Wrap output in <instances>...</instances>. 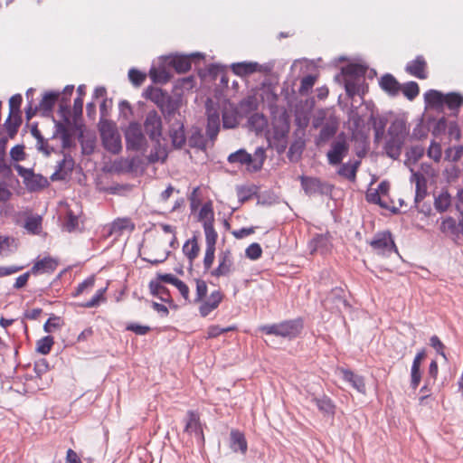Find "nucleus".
<instances>
[{
  "label": "nucleus",
  "instance_id": "nucleus-1",
  "mask_svg": "<svg viewBox=\"0 0 463 463\" xmlns=\"http://www.w3.org/2000/svg\"><path fill=\"white\" fill-rule=\"evenodd\" d=\"M99 128L104 148L113 155L119 154L122 143L116 124L110 120H100Z\"/></svg>",
  "mask_w": 463,
  "mask_h": 463
},
{
  "label": "nucleus",
  "instance_id": "nucleus-2",
  "mask_svg": "<svg viewBox=\"0 0 463 463\" xmlns=\"http://www.w3.org/2000/svg\"><path fill=\"white\" fill-rule=\"evenodd\" d=\"M350 145L344 133L339 134L330 144L326 152V160L330 166L339 165L348 155Z\"/></svg>",
  "mask_w": 463,
  "mask_h": 463
},
{
  "label": "nucleus",
  "instance_id": "nucleus-3",
  "mask_svg": "<svg viewBox=\"0 0 463 463\" xmlns=\"http://www.w3.org/2000/svg\"><path fill=\"white\" fill-rule=\"evenodd\" d=\"M125 139L128 150L141 151L145 150L147 146L141 125L135 121L130 122L126 128Z\"/></svg>",
  "mask_w": 463,
  "mask_h": 463
},
{
  "label": "nucleus",
  "instance_id": "nucleus-4",
  "mask_svg": "<svg viewBox=\"0 0 463 463\" xmlns=\"http://www.w3.org/2000/svg\"><path fill=\"white\" fill-rule=\"evenodd\" d=\"M301 325L298 321H284L279 324L265 325L260 330L267 335H275L282 337H295L300 331Z\"/></svg>",
  "mask_w": 463,
  "mask_h": 463
},
{
  "label": "nucleus",
  "instance_id": "nucleus-5",
  "mask_svg": "<svg viewBox=\"0 0 463 463\" xmlns=\"http://www.w3.org/2000/svg\"><path fill=\"white\" fill-rule=\"evenodd\" d=\"M184 433L190 438H194L200 447L204 445V436L200 421L199 414L194 411H188L184 419Z\"/></svg>",
  "mask_w": 463,
  "mask_h": 463
},
{
  "label": "nucleus",
  "instance_id": "nucleus-6",
  "mask_svg": "<svg viewBox=\"0 0 463 463\" xmlns=\"http://www.w3.org/2000/svg\"><path fill=\"white\" fill-rule=\"evenodd\" d=\"M411 182L415 183V198H414V204L415 207L418 209L419 212L429 213L430 212V205L426 206V208L420 207V203L423 201V199L426 197L428 192H427V179L424 176L423 174L420 172H415L413 169H411Z\"/></svg>",
  "mask_w": 463,
  "mask_h": 463
},
{
  "label": "nucleus",
  "instance_id": "nucleus-7",
  "mask_svg": "<svg viewBox=\"0 0 463 463\" xmlns=\"http://www.w3.org/2000/svg\"><path fill=\"white\" fill-rule=\"evenodd\" d=\"M370 245L379 255L388 256L392 252H397V248L390 232H383L375 234Z\"/></svg>",
  "mask_w": 463,
  "mask_h": 463
},
{
  "label": "nucleus",
  "instance_id": "nucleus-8",
  "mask_svg": "<svg viewBox=\"0 0 463 463\" xmlns=\"http://www.w3.org/2000/svg\"><path fill=\"white\" fill-rule=\"evenodd\" d=\"M144 128L152 141L160 145V138L162 137V118L156 110L149 111L144 121Z\"/></svg>",
  "mask_w": 463,
  "mask_h": 463
},
{
  "label": "nucleus",
  "instance_id": "nucleus-9",
  "mask_svg": "<svg viewBox=\"0 0 463 463\" xmlns=\"http://www.w3.org/2000/svg\"><path fill=\"white\" fill-rule=\"evenodd\" d=\"M289 133V123L283 117L273 123V138L278 142L277 150L283 152L287 147V138Z\"/></svg>",
  "mask_w": 463,
  "mask_h": 463
},
{
  "label": "nucleus",
  "instance_id": "nucleus-10",
  "mask_svg": "<svg viewBox=\"0 0 463 463\" xmlns=\"http://www.w3.org/2000/svg\"><path fill=\"white\" fill-rule=\"evenodd\" d=\"M299 179L302 189L308 196L326 192L327 184L317 177L301 175Z\"/></svg>",
  "mask_w": 463,
  "mask_h": 463
},
{
  "label": "nucleus",
  "instance_id": "nucleus-11",
  "mask_svg": "<svg viewBox=\"0 0 463 463\" xmlns=\"http://www.w3.org/2000/svg\"><path fill=\"white\" fill-rule=\"evenodd\" d=\"M336 170L337 175L348 180L349 182L354 183L356 181V175L361 166L360 159H349L345 163H341L337 165Z\"/></svg>",
  "mask_w": 463,
  "mask_h": 463
},
{
  "label": "nucleus",
  "instance_id": "nucleus-12",
  "mask_svg": "<svg viewBox=\"0 0 463 463\" xmlns=\"http://www.w3.org/2000/svg\"><path fill=\"white\" fill-rule=\"evenodd\" d=\"M233 270V258L229 250L222 251L219 255L218 267L213 269L211 274L213 277L229 276Z\"/></svg>",
  "mask_w": 463,
  "mask_h": 463
},
{
  "label": "nucleus",
  "instance_id": "nucleus-13",
  "mask_svg": "<svg viewBox=\"0 0 463 463\" xmlns=\"http://www.w3.org/2000/svg\"><path fill=\"white\" fill-rule=\"evenodd\" d=\"M169 135L175 147L181 148L185 144L186 137L182 118H175V121L170 122Z\"/></svg>",
  "mask_w": 463,
  "mask_h": 463
},
{
  "label": "nucleus",
  "instance_id": "nucleus-14",
  "mask_svg": "<svg viewBox=\"0 0 463 463\" xmlns=\"http://www.w3.org/2000/svg\"><path fill=\"white\" fill-rule=\"evenodd\" d=\"M425 356H426L425 351L420 350V352L417 353V354L415 355V357L412 361V364H411V368L410 385H411V388L413 390H416L419 387L420 383L421 381L420 365H421V363L424 360Z\"/></svg>",
  "mask_w": 463,
  "mask_h": 463
},
{
  "label": "nucleus",
  "instance_id": "nucleus-15",
  "mask_svg": "<svg viewBox=\"0 0 463 463\" xmlns=\"http://www.w3.org/2000/svg\"><path fill=\"white\" fill-rule=\"evenodd\" d=\"M230 448L234 453L245 455L248 450V442L243 432L232 430L230 432Z\"/></svg>",
  "mask_w": 463,
  "mask_h": 463
},
{
  "label": "nucleus",
  "instance_id": "nucleus-16",
  "mask_svg": "<svg viewBox=\"0 0 463 463\" xmlns=\"http://www.w3.org/2000/svg\"><path fill=\"white\" fill-rule=\"evenodd\" d=\"M311 253L320 252L325 254L330 250L331 243L328 233L316 234L308 243Z\"/></svg>",
  "mask_w": 463,
  "mask_h": 463
},
{
  "label": "nucleus",
  "instance_id": "nucleus-17",
  "mask_svg": "<svg viewBox=\"0 0 463 463\" xmlns=\"http://www.w3.org/2000/svg\"><path fill=\"white\" fill-rule=\"evenodd\" d=\"M232 70L234 74L241 77L252 74L256 71H266L263 65H260L256 61H242L233 63L232 65Z\"/></svg>",
  "mask_w": 463,
  "mask_h": 463
},
{
  "label": "nucleus",
  "instance_id": "nucleus-18",
  "mask_svg": "<svg viewBox=\"0 0 463 463\" xmlns=\"http://www.w3.org/2000/svg\"><path fill=\"white\" fill-rule=\"evenodd\" d=\"M222 299V294L219 290L213 291L209 298L203 301L200 307L199 312L203 317H207L212 311L216 309Z\"/></svg>",
  "mask_w": 463,
  "mask_h": 463
},
{
  "label": "nucleus",
  "instance_id": "nucleus-19",
  "mask_svg": "<svg viewBox=\"0 0 463 463\" xmlns=\"http://www.w3.org/2000/svg\"><path fill=\"white\" fill-rule=\"evenodd\" d=\"M426 66H427V63L423 58V56L421 55H419L415 58V60L410 61L407 65H406V71L418 78V79H426L427 78V74L425 72V69H426Z\"/></svg>",
  "mask_w": 463,
  "mask_h": 463
},
{
  "label": "nucleus",
  "instance_id": "nucleus-20",
  "mask_svg": "<svg viewBox=\"0 0 463 463\" xmlns=\"http://www.w3.org/2000/svg\"><path fill=\"white\" fill-rule=\"evenodd\" d=\"M380 87L388 93L390 96H397L401 91L402 85L398 82V80L389 73L384 74L380 81Z\"/></svg>",
  "mask_w": 463,
  "mask_h": 463
},
{
  "label": "nucleus",
  "instance_id": "nucleus-21",
  "mask_svg": "<svg viewBox=\"0 0 463 463\" xmlns=\"http://www.w3.org/2000/svg\"><path fill=\"white\" fill-rule=\"evenodd\" d=\"M74 166V161L71 155L63 154V158L56 166V171L52 176V180L62 179L65 175L71 172Z\"/></svg>",
  "mask_w": 463,
  "mask_h": 463
},
{
  "label": "nucleus",
  "instance_id": "nucleus-22",
  "mask_svg": "<svg viewBox=\"0 0 463 463\" xmlns=\"http://www.w3.org/2000/svg\"><path fill=\"white\" fill-rule=\"evenodd\" d=\"M247 125L250 131L259 135L268 128V119L263 114L256 112L249 117Z\"/></svg>",
  "mask_w": 463,
  "mask_h": 463
},
{
  "label": "nucleus",
  "instance_id": "nucleus-23",
  "mask_svg": "<svg viewBox=\"0 0 463 463\" xmlns=\"http://www.w3.org/2000/svg\"><path fill=\"white\" fill-rule=\"evenodd\" d=\"M191 57H200L203 58V55L202 53H193L190 56L180 55L175 56L171 59L170 64L175 68V70L179 72H186L191 69Z\"/></svg>",
  "mask_w": 463,
  "mask_h": 463
},
{
  "label": "nucleus",
  "instance_id": "nucleus-24",
  "mask_svg": "<svg viewBox=\"0 0 463 463\" xmlns=\"http://www.w3.org/2000/svg\"><path fill=\"white\" fill-rule=\"evenodd\" d=\"M404 142L405 140L400 139V137L395 138L388 137L384 146L386 155L392 159L399 158Z\"/></svg>",
  "mask_w": 463,
  "mask_h": 463
},
{
  "label": "nucleus",
  "instance_id": "nucleus-25",
  "mask_svg": "<svg viewBox=\"0 0 463 463\" xmlns=\"http://www.w3.org/2000/svg\"><path fill=\"white\" fill-rule=\"evenodd\" d=\"M52 138H61L63 149L69 148L72 145L71 131L61 122H55V130Z\"/></svg>",
  "mask_w": 463,
  "mask_h": 463
},
{
  "label": "nucleus",
  "instance_id": "nucleus-26",
  "mask_svg": "<svg viewBox=\"0 0 463 463\" xmlns=\"http://www.w3.org/2000/svg\"><path fill=\"white\" fill-rule=\"evenodd\" d=\"M57 268V261L50 257H45L34 263L31 269L33 274L52 273Z\"/></svg>",
  "mask_w": 463,
  "mask_h": 463
},
{
  "label": "nucleus",
  "instance_id": "nucleus-27",
  "mask_svg": "<svg viewBox=\"0 0 463 463\" xmlns=\"http://www.w3.org/2000/svg\"><path fill=\"white\" fill-rule=\"evenodd\" d=\"M343 379L348 382L359 392H365V383L362 376L355 374L354 372L347 369L340 370Z\"/></svg>",
  "mask_w": 463,
  "mask_h": 463
},
{
  "label": "nucleus",
  "instance_id": "nucleus-28",
  "mask_svg": "<svg viewBox=\"0 0 463 463\" xmlns=\"http://www.w3.org/2000/svg\"><path fill=\"white\" fill-rule=\"evenodd\" d=\"M220 131V117L217 111H209L207 115L206 134L211 140H214Z\"/></svg>",
  "mask_w": 463,
  "mask_h": 463
},
{
  "label": "nucleus",
  "instance_id": "nucleus-29",
  "mask_svg": "<svg viewBox=\"0 0 463 463\" xmlns=\"http://www.w3.org/2000/svg\"><path fill=\"white\" fill-rule=\"evenodd\" d=\"M59 93L58 92H46L42 100L39 103V110L42 112L43 115L47 116L52 111V109L58 99Z\"/></svg>",
  "mask_w": 463,
  "mask_h": 463
},
{
  "label": "nucleus",
  "instance_id": "nucleus-30",
  "mask_svg": "<svg viewBox=\"0 0 463 463\" xmlns=\"http://www.w3.org/2000/svg\"><path fill=\"white\" fill-rule=\"evenodd\" d=\"M340 292V289H334L331 292V294L325 300V305L326 307H335L339 311L342 309V307H348L346 300L341 297Z\"/></svg>",
  "mask_w": 463,
  "mask_h": 463
},
{
  "label": "nucleus",
  "instance_id": "nucleus-31",
  "mask_svg": "<svg viewBox=\"0 0 463 463\" xmlns=\"http://www.w3.org/2000/svg\"><path fill=\"white\" fill-rule=\"evenodd\" d=\"M312 402H314L317 409L324 413L325 415H334L335 414V405L330 398L327 396H321V397H312L311 399Z\"/></svg>",
  "mask_w": 463,
  "mask_h": 463
},
{
  "label": "nucleus",
  "instance_id": "nucleus-32",
  "mask_svg": "<svg viewBox=\"0 0 463 463\" xmlns=\"http://www.w3.org/2000/svg\"><path fill=\"white\" fill-rule=\"evenodd\" d=\"M134 224L128 218H121L115 220L109 227V235L119 236L124 230H134Z\"/></svg>",
  "mask_w": 463,
  "mask_h": 463
},
{
  "label": "nucleus",
  "instance_id": "nucleus-33",
  "mask_svg": "<svg viewBox=\"0 0 463 463\" xmlns=\"http://www.w3.org/2000/svg\"><path fill=\"white\" fill-rule=\"evenodd\" d=\"M228 162L246 165L248 170L250 171L251 154L248 153L245 149H239L228 156Z\"/></svg>",
  "mask_w": 463,
  "mask_h": 463
},
{
  "label": "nucleus",
  "instance_id": "nucleus-34",
  "mask_svg": "<svg viewBox=\"0 0 463 463\" xmlns=\"http://www.w3.org/2000/svg\"><path fill=\"white\" fill-rule=\"evenodd\" d=\"M424 98L426 103L435 109H440L445 104V95L435 90L427 91Z\"/></svg>",
  "mask_w": 463,
  "mask_h": 463
},
{
  "label": "nucleus",
  "instance_id": "nucleus-35",
  "mask_svg": "<svg viewBox=\"0 0 463 463\" xmlns=\"http://www.w3.org/2000/svg\"><path fill=\"white\" fill-rule=\"evenodd\" d=\"M408 135V129L406 128V124L402 120H394L388 129V137H400V139H406Z\"/></svg>",
  "mask_w": 463,
  "mask_h": 463
},
{
  "label": "nucleus",
  "instance_id": "nucleus-36",
  "mask_svg": "<svg viewBox=\"0 0 463 463\" xmlns=\"http://www.w3.org/2000/svg\"><path fill=\"white\" fill-rule=\"evenodd\" d=\"M149 289L153 296L158 298L163 302L170 301L168 288L163 286L159 281L151 280L149 282Z\"/></svg>",
  "mask_w": 463,
  "mask_h": 463
},
{
  "label": "nucleus",
  "instance_id": "nucleus-37",
  "mask_svg": "<svg viewBox=\"0 0 463 463\" xmlns=\"http://www.w3.org/2000/svg\"><path fill=\"white\" fill-rule=\"evenodd\" d=\"M366 70L367 68L361 64L351 63L342 69V73L344 77H354L360 80H364Z\"/></svg>",
  "mask_w": 463,
  "mask_h": 463
},
{
  "label": "nucleus",
  "instance_id": "nucleus-38",
  "mask_svg": "<svg viewBox=\"0 0 463 463\" xmlns=\"http://www.w3.org/2000/svg\"><path fill=\"white\" fill-rule=\"evenodd\" d=\"M178 103L175 100L168 99L166 104L162 107L165 118L170 122L175 121V118H182L178 111Z\"/></svg>",
  "mask_w": 463,
  "mask_h": 463
},
{
  "label": "nucleus",
  "instance_id": "nucleus-39",
  "mask_svg": "<svg viewBox=\"0 0 463 463\" xmlns=\"http://www.w3.org/2000/svg\"><path fill=\"white\" fill-rule=\"evenodd\" d=\"M266 160V149L263 146H259L255 149L254 154L251 155L250 171H260Z\"/></svg>",
  "mask_w": 463,
  "mask_h": 463
},
{
  "label": "nucleus",
  "instance_id": "nucleus-40",
  "mask_svg": "<svg viewBox=\"0 0 463 463\" xmlns=\"http://www.w3.org/2000/svg\"><path fill=\"white\" fill-rule=\"evenodd\" d=\"M364 81V80H360L354 77H344L345 89L347 96L354 97L356 94H359Z\"/></svg>",
  "mask_w": 463,
  "mask_h": 463
},
{
  "label": "nucleus",
  "instance_id": "nucleus-41",
  "mask_svg": "<svg viewBox=\"0 0 463 463\" xmlns=\"http://www.w3.org/2000/svg\"><path fill=\"white\" fill-rule=\"evenodd\" d=\"M199 251L200 248L194 237L188 240L183 246V252L188 258L191 266L193 261L197 258Z\"/></svg>",
  "mask_w": 463,
  "mask_h": 463
},
{
  "label": "nucleus",
  "instance_id": "nucleus-42",
  "mask_svg": "<svg viewBox=\"0 0 463 463\" xmlns=\"http://www.w3.org/2000/svg\"><path fill=\"white\" fill-rule=\"evenodd\" d=\"M305 148V141L301 138L295 140L289 146L288 157L292 162H297Z\"/></svg>",
  "mask_w": 463,
  "mask_h": 463
},
{
  "label": "nucleus",
  "instance_id": "nucleus-43",
  "mask_svg": "<svg viewBox=\"0 0 463 463\" xmlns=\"http://www.w3.org/2000/svg\"><path fill=\"white\" fill-rule=\"evenodd\" d=\"M198 217L199 221L203 222V226L209 225V223L213 224L214 213L211 203H206L202 206Z\"/></svg>",
  "mask_w": 463,
  "mask_h": 463
},
{
  "label": "nucleus",
  "instance_id": "nucleus-44",
  "mask_svg": "<svg viewBox=\"0 0 463 463\" xmlns=\"http://www.w3.org/2000/svg\"><path fill=\"white\" fill-rule=\"evenodd\" d=\"M42 217L40 215H31L26 218L24 228L33 234H39L42 230Z\"/></svg>",
  "mask_w": 463,
  "mask_h": 463
},
{
  "label": "nucleus",
  "instance_id": "nucleus-45",
  "mask_svg": "<svg viewBox=\"0 0 463 463\" xmlns=\"http://www.w3.org/2000/svg\"><path fill=\"white\" fill-rule=\"evenodd\" d=\"M238 124V116L235 110L225 109L222 112V126L224 128H234Z\"/></svg>",
  "mask_w": 463,
  "mask_h": 463
},
{
  "label": "nucleus",
  "instance_id": "nucleus-46",
  "mask_svg": "<svg viewBox=\"0 0 463 463\" xmlns=\"http://www.w3.org/2000/svg\"><path fill=\"white\" fill-rule=\"evenodd\" d=\"M451 203V197L448 192H441L437 197H435L434 206L439 212H445Z\"/></svg>",
  "mask_w": 463,
  "mask_h": 463
},
{
  "label": "nucleus",
  "instance_id": "nucleus-47",
  "mask_svg": "<svg viewBox=\"0 0 463 463\" xmlns=\"http://www.w3.org/2000/svg\"><path fill=\"white\" fill-rule=\"evenodd\" d=\"M47 184V179L41 175H35L34 173L26 181L25 185L31 191H35L44 187Z\"/></svg>",
  "mask_w": 463,
  "mask_h": 463
},
{
  "label": "nucleus",
  "instance_id": "nucleus-48",
  "mask_svg": "<svg viewBox=\"0 0 463 463\" xmlns=\"http://www.w3.org/2000/svg\"><path fill=\"white\" fill-rule=\"evenodd\" d=\"M445 104L449 109H458L463 104V97L455 92L445 95Z\"/></svg>",
  "mask_w": 463,
  "mask_h": 463
},
{
  "label": "nucleus",
  "instance_id": "nucleus-49",
  "mask_svg": "<svg viewBox=\"0 0 463 463\" xmlns=\"http://www.w3.org/2000/svg\"><path fill=\"white\" fill-rule=\"evenodd\" d=\"M22 96L20 94H15L12 96L9 99V115L10 117H21L20 116V106L22 103Z\"/></svg>",
  "mask_w": 463,
  "mask_h": 463
},
{
  "label": "nucleus",
  "instance_id": "nucleus-50",
  "mask_svg": "<svg viewBox=\"0 0 463 463\" xmlns=\"http://www.w3.org/2000/svg\"><path fill=\"white\" fill-rule=\"evenodd\" d=\"M206 248H215L218 234L214 230L213 224L203 225Z\"/></svg>",
  "mask_w": 463,
  "mask_h": 463
},
{
  "label": "nucleus",
  "instance_id": "nucleus-51",
  "mask_svg": "<svg viewBox=\"0 0 463 463\" xmlns=\"http://www.w3.org/2000/svg\"><path fill=\"white\" fill-rule=\"evenodd\" d=\"M401 90L408 99L412 100L419 95L420 89L417 82L409 81L402 87Z\"/></svg>",
  "mask_w": 463,
  "mask_h": 463
},
{
  "label": "nucleus",
  "instance_id": "nucleus-52",
  "mask_svg": "<svg viewBox=\"0 0 463 463\" xmlns=\"http://www.w3.org/2000/svg\"><path fill=\"white\" fill-rule=\"evenodd\" d=\"M20 124H21V117L14 118V117L8 116V118H6V120L5 122V127L8 132L9 137H11V138L14 137V136L17 133Z\"/></svg>",
  "mask_w": 463,
  "mask_h": 463
},
{
  "label": "nucleus",
  "instance_id": "nucleus-53",
  "mask_svg": "<svg viewBox=\"0 0 463 463\" xmlns=\"http://www.w3.org/2000/svg\"><path fill=\"white\" fill-rule=\"evenodd\" d=\"M189 146L200 149H204L206 146V140L202 134L201 130L196 129L193 132L189 138Z\"/></svg>",
  "mask_w": 463,
  "mask_h": 463
},
{
  "label": "nucleus",
  "instance_id": "nucleus-54",
  "mask_svg": "<svg viewBox=\"0 0 463 463\" xmlns=\"http://www.w3.org/2000/svg\"><path fill=\"white\" fill-rule=\"evenodd\" d=\"M54 341L50 335L41 338L37 342L36 351L42 354H48L52 349Z\"/></svg>",
  "mask_w": 463,
  "mask_h": 463
},
{
  "label": "nucleus",
  "instance_id": "nucleus-55",
  "mask_svg": "<svg viewBox=\"0 0 463 463\" xmlns=\"http://www.w3.org/2000/svg\"><path fill=\"white\" fill-rule=\"evenodd\" d=\"M149 75L154 82L165 83L169 80V75L165 69L153 67L149 71Z\"/></svg>",
  "mask_w": 463,
  "mask_h": 463
},
{
  "label": "nucleus",
  "instance_id": "nucleus-56",
  "mask_svg": "<svg viewBox=\"0 0 463 463\" xmlns=\"http://www.w3.org/2000/svg\"><path fill=\"white\" fill-rule=\"evenodd\" d=\"M262 250L259 243H251L245 250L247 258L256 260L261 257Z\"/></svg>",
  "mask_w": 463,
  "mask_h": 463
},
{
  "label": "nucleus",
  "instance_id": "nucleus-57",
  "mask_svg": "<svg viewBox=\"0 0 463 463\" xmlns=\"http://www.w3.org/2000/svg\"><path fill=\"white\" fill-rule=\"evenodd\" d=\"M195 282H196V297L194 298V302H201L203 299V298H205V296L207 294V291H208L207 284L204 280L200 279H196Z\"/></svg>",
  "mask_w": 463,
  "mask_h": 463
},
{
  "label": "nucleus",
  "instance_id": "nucleus-58",
  "mask_svg": "<svg viewBox=\"0 0 463 463\" xmlns=\"http://www.w3.org/2000/svg\"><path fill=\"white\" fill-rule=\"evenodd\" d=\"M335 132H336L335 126H334L332 124H326L320 130L319 139L321 141H326L329 138H331L332 137H334Z\"/></svg>",
  "mask_w": 463,
  "mask_h": 463
},
{
  "label": "nucleus",
  "instance_id": "nucleus-59",
  "mask_svg": "<svg viewBox=\"0 0 463 463\" xmlns=\"http://www.w3.org/2000/svg\"><path fill=\"white\" fill-rule=\"evenodd\" d=\"M10 156L15 162H20L25 159L24 145H16L10 150Z\"/></svg>",
  "mask_w": 463,
  "mask_h": 463
},
{
  "label": "nucleus",
  "instance_id": "nucleus-60",
  "mask_svg": "<svg viewBox=\"0 0 463 463\" xmlns=\"http://www.w3.org/2000/svg\"><path fill=\"white\" fill-rule=\"evenodd\" d=\"M442 151L439 144L431 142L428 149V156L435 162H439L441 158Z\"/></svg>",
  "mask_w": 463,
  "mask_h": 463
},
{
  "label": "nucleus",
  "instance_id": "nucleus-61",
  "mask_svg": "<svg viewBox=\"0 0 463 463\" xmlns=\"http://www.w3.org/2000/svg\"><path fill=\"white\" fill-rule=\"evenodd\" d=\"M95 279L93 277L86 279L84 281L80 283L75 290L74 296L83 294L86 290H90L94 286Z\"/></svg>",
  "mask_w": 463,
  "mask_h": 463
},
{
  "label": "nucleus",
  "instance_id": "nucleus-62",
  "mask_svg": "<svg viewBox=\"0 0 463 463\" xmlns=\"http://www.w3.org/2000/svg\"><path fill=\"white\" fill-rule=\"evenodd\" d=\"M128 78L134 85L139 86L145 80L146 75L136 69H130L128 71Z\"/></svg>",
  "mask_w": 463,
  "mask_h": 463
},
{
  "label": "nucleus",
  "instance_id": "nucleus-63",
  "mask_svg": "<svg viewBox=\"0 0 463 463\" xmlns=\"http://www.w3.org/2000/svg\"><path fill=\"white\" fill-rule=\"evenodd\" d=\"M105 291H106V288L99 289L89 301L82 304L81 306L84 307H94L99 306V302L103 298V294Z\"/></svg>",
  "mask_w": 463,
  "mask_h": 463
},
{
  "label": "nucleus",
  "instance_id": "nucleus-64",
  "mask_svg": "<svg viewBox=\"0 0 463 463\" xmlns=\"http://www.w3.org/2000/svg\"><path fill=\"white\" fill-rule=\"evenodd\" d=\"M105 291H106V288L99 289L89 301L82 304L81 306L84 307H94L99 306V302L103 298V294Z\"/></svg>",
  "mask_w": 463,
  "mask_h": 463
}]
</instances>
